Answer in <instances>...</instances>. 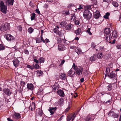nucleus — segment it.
I'll use <instances>...</instances> for the list:
<instances>
[{
    "label": "nucleus",
    "mask_w": 121,
    "mask_h": 121,
    "mask_svg": "<svg viewBox=\"0 0 121 121\" xmlns=\"http://www.w3.org/2000/svg\"><path fill=\"white\" fill-rule=\"evenodd\" d=\"M73 96L75 98L77 97L78 96V94L77 93L75 92V93H74Z\"/></svg>",
    "instance_id": "obj_62"
},
{
    "label": "nucleus",
    "mask_w": 121,
    "mask_h": 121,
    "mask_svg": "<svg viewBox=\"0 0 121 121\" xmlns=\"http://www.w3.org/2000/svg\"><path fill=\"white\" fill-rule=\"evenodd\" d=\"M110 70L109 68L108 67L107 68L106 71L105 75H108V74L110 72Z\"/></svg>",
    "instance_id": "obj_39"
},
{
    "label": "nucleus",
    "mask_w": 121,
    "mask_h": 121,
    "mask_svg": "<svg viewBox=\"0 0 121 121\" xmlns=\"http://www.w3.org/2000/svg\"><path fill=\"white\" fill-rule=\"evenodd\" d=\"M108 115L110 116H112L114 118H117L119 116L118 113L116 114L113 111H112L111 110L109 112Z\"/></svg>",
    "instance_id": "obj_8"
},
{
    "label": "nucleus",
    "mask_w": 121,
    "mask_h": 121,
    "mask_svg": "<svg viewBox=\"0 0 121 121\" xmlns=\"http://www.w3.org/2000/svg\"><path fill=\"white\" fill-rule=\"evenodd\" d=\"M68 73V75L70 77H73L75 75V72L72 70V68H71Z\"/></svg>",
    "instance_id": "obj_11"
},
{
    "label": "nucleus",
    "mask_w": 121,
    "mask_h": 121,
    "mask_svg": "<svg viewBox=\"0 0 121 121\" xmlns=\"http://www.w3.org/2000/svg\"><path fill=\"white\" fill-rule=\"evenodd\" d=\"M76 17L75 14H74L73 15L71 16L70 20L72 21H73L76 19Z\"/></svg>",
    "instance_id": "obj_37"
},
{
    "label": "nucleus",
    "mask_w": 121,
    "mask_h": 121,
    "mask_svg": "<svg viewBox=\"0 0 121 121\" xmlns=\"http://www.w3.org/2000/svg\"><path fill=\"white\" fill-rule=\"evenodd\" d=\"M110 15V13L108 12H107L106 13L105 15L104 16V17L106 19H108L109 18V17Z\"/></svg>",
    "instance_id": "obj_32"
},
{
    "label": "nucleus",
    "mask_w": 121,
    "mask_h": 121,
    "mask_svg": "<svg viewBox=\"0 0 121 121\" xmlns=\"http://www.w3.org/2000/svg\"><path fill=\"white\" fill-rule=\"evenodd\" d=\"M20 84L21 86H24L25 85V82L22 81H20Z\"/></svg>",
    "instance_id": "obj_53"
},
{
    "label": "nucleus",
    "mask_w": 121,
    "mask_h": 121,
    "mask_svg": "<svg viewBox=\"0 0 121 121\" xmlns=\"http://www.w3.org/2000/svg\"><path fill=\"white\" fill-rule=\"evenodd\" d=\"M81 31V29L79 28H78V29L75 30V33L77 35H80Z\"/></svg>",
    "instance_id": "obj_26"
},
{
    "label": "nucleus",
    "mask_w": 121,
    "mask_h": 121,
    "mask_svg": "<svg viewBox=\"0 0 121 121\" xmlns=\"http://www.w3.org/2000/svg\"><path fill=\"white\" fill-rule=\"evenodd\" d=\"M73 68L74 70L75 69L77 68L78 67H77V66L75 65V64L73 63V65L72 66V68Z\"/></svg>",
    "instance_id": "obj_54"
},
{
    "label": "nucleus",
    "mask_w": 121,
    "mask_h": 121,
    "mask_svg": "<svg viewBox=\"0 0 121 121\" xmlns=\"http://www.w3.org/2000/svg\"><path fill=\"white\" fill-rule=\"evenodd\" d=\"M3 92L6 95L9 96H10L12 93L10 89L5 88L3 89Z\"/></svg>",
    "instance_id": "obj_9"
},
{
    "label": "nucleus",
    "mask_w": 121,
    "mask_h": 121,
    "mask_svg": "<svg viewBox=\"0 0 121 121\" xmlns=\"http://www.w3.org/2000/svg\"><path fill=\"white\" fill-rule=\"evenodd\" d=\"M63 101V99L61 98H60L58 102L59 103L61 104Z\"/></svg>",
    "instance_id": "obj_52"
},
{
    "label": "nucleus",
    "mask_w": 121,
    "mask_h": 121,
    "mask_svg": "<svg viewBox=\"0 0 121 121\" xmlns=\"http://www.w3.org/2000/svg\"><path fill=\"white\" fill-rule=\"evenodd\" d=\"M72 118L70 116H68L67 117V119L68 121H70L71 120Z\"/></svg>",
    "instance_id": "obj_51"
},
{
    "label": "nucleus",
    "mask_w": 121,
    "mask_h": 121,
    "mask_svg": "<svg viewBox=\"0 0 121 121\" xmlns=\"http://www.w3.org/2000/svg\"><path fill=\"white\" fill-rule=\"evenodd\" d=\"M111 31V30L109 28H105L104 30V36H105V39L107 41H110L112 38Z\"/></svg>",
    "instance_id": "obj_1"
},
{
    "label": "nucleus",
    "mask_w": 121,
    "mask_h": 121,
    "mask_svg": "<svg viewBox=\"0 0 121 121\" xmlns=\"http://www.w3.org/2000/svg\"><path fill=\"white\" fill-rule=\"evenodd\" d=\"M14 0H6L5 3L6 5L9 6H12L13 4Z\"/></svg>",
    "instance_id": "obj_15"
},
{
    "label": "nucleus",
    "mask_w": 121,
    "mask_h": 121,
    "mask_svg": "<svg viewBox=\"0 0 121 121\" xmlns=\"http://www.w3.org/2000/svg\"><path fill=\"white\" fill-rule=\"evenodd\" d=\"M33 69H39V65L37 64H35V65L34 64L33 65Z\"/></svg>",
    "instance_id": "obj_33"
},
{
    "label": "nucleus",
    "mask_w": 121,
    "mask_h": 121,
    "mask_svg": "<svg viewBox=\"0 0 121 121\" xmlns=\"http://www.w3.org/2000/svg\"><path fill=\"white\" fill-rule=\"evenodd\" d=\"M60 24L61 26H66V24H67V23L65 21H63L61 22Z\"/></svg>",
    "instance_id": "obj_38"
},
{
    "label": "nucleus",
    "mask_w": 121,
    "mask_h": 121,
    "mask_svg": "<svg viewBox=\"0 0 121 121\" xmlns=\"http://www.w3.org/2000/svg\"><path fill=\"white\" fill-rule=\"evenodd\" d=\"M75 23L77 25H79L80 23V22L79 20H76L74 21Z\"/></svg>",
    "instance_id": "obj_49"
},
{
    "label": "nucleus",
    "mask_w": 121,
    "mask_h": 121,
    "mask_svg": "<svg viewBox=\"0 0 121 121\" xmlns=\"http://www.w3.org/2000/svg\"><path fill=\"white\" fill-rule=\"evenodd\" d=\"M24 53L25 54L27 55H28L29 54V52L27 49L25 50Z\"/></svg>",
    "instance_id": "obj_55"
},
{
    "label": "nucleus",
    "mask_w": 121,
    "mask_h": 121,
    "mask_svg": "<svg viewBox=\"0 0 121 121\" xmlns=\"http://www.w3.org/2000/svg\"><path fill=\"white\" fill-rule=\"evenodd\" d=\"M34 86L33 84L28 83L27 85V88L30 91H32L34 89Z\"/></svg>",
    "instance_id": "obj_14"
},
{
    "label": "nucleus",
    "mask_w": 121,
    "mask_h": 121,
    "mask_svg": "<svg viewBox=\"0 0 121 121\" xmlns=\"http://www.w3.org/2000/svg\"><path fill=\"white\" fill-rule=\"evenodd\" d=\"M99 49H95L96 51L99 52H104L105 50V48L104 46H99Z\"/></svg>",
    "instance_id": "obj_18"
},
{
    "label": "nucleus",
    "mask_w": 121,
    "mask_h": 121,
    "mask_svg": "<svg viewBox=\"0 0 121 121\" xmlns=\"http://www.w3.org/2000/svg\"><path fill=\"white\" fill-rule=\"evenodd\" d=\"M0 10L3 13L6 14L7 13V6L4 4L3 1H0Z\"/></svg>",
    "instance_id": "obj_2"
},
{
    "label": "nucleus",
    "mask_w": 121,
    "mask_h": 121,
    "mask_svg": "<svg viewBox=\"0 0 121 121\" xmlns=\"http://www.w3.org/2000/svg\"><path fill=\"white\" fill-rule=\"evenodd\" d=\"M9 26V24L6 22L3 23L0 26V30L4 32L8 30Z\"/></svg>",
    "instance_id": "obj_4"
},
{
    "label": "nucleus",
    "mask_w": 121,
    "mask_h": 121,
    "mask_svg": "<svg viewBox=\"0 0 121 121\" xmlns=\"http://www.w3.org/2000/svg\"><path fill=\"white\" fill-rule=\"evenodd\" d=\"M66 26V29L68 30H70L71 29L72 27V25L71 24H69L68 25L67 24Z\"/></svg>",
    "instance_id": "obj_30"
},
{
    "label": "nucleus",
    "mask_w": 121,
    "mask_h": 121,
    "mask_svg": "<svg viewBox=\"0 0 121 121\" xmlns=\"http://www.w3.org/2000/svg\"><path fill=\"white\" fill-rule=\"evenodd\" d=\"M115 72H113V71H112L108 75V76L110 78L114 80V83L117 82L116 73Z\"/></svg>",
    "instance_id": "obj_6"
},
{
    "label": "nucleus",
    "mask_w": 121,
    "mask_h": 121,
    "mask_svg": "<svg viewBox=\"0 0 121 121\" xmlns=\"http://www.w3.org/2000/svg\"><path fill=\"white\" fill-rule=\"evenodd\" d=\"M112 89V86L111 84H109V85L107 86L106 89L107 91H110Z\"/></svg>",
    "instance_id": "obj_27"
},
{
    "label": "nucleus",
    "mask_w": 121,
    "mask_h": 121,
    "mask_svg": "<svg viewBox=\"0 0 121 121\" xmlns=\"http://www.w3.org/2000/svg\"><path fill=\"white\" fill-rule=\"evenodd\" d=\"M57 109V108L56 107L55 108L50 107L49 108L48 111L50 112L51 114L52 115L54 113Z\"/></svg>",
    "instance_id": "obj_12"
},
{
    "label": "nucleus",
    "mask_w": 121,
    "mask_h": 121,
    "mask_svg": "<svg viewBox=\"0 0 121 121\" xmlns=\"http://www.w3.org/2000/svg\"><path fill=\"white\" fill-rule=\"evenodd\" d=\"M83 69V68L81 67H79L74 70L75 71V73L78 75V76L81 75V74L82 75V71Z\"/></svg>",
    "instance_id": "obj_7"
},
{
    "label": "nucleus",
    "mask_w": 121,
    "mask_h": 121,
    "mask_svg": "<svg viewBox=\"0 0 121 121\" xmlns=\"http://www.w3.org/2000/svg\"><path fill=\"white\" fill-rule=\"evenodd\" d=\"M34 61L37 64L39 63V61L36 59H34Z\"/></svg>",
    "instance_id": "obj_61"
},
{
    "label": "nucleus",
    "mask_w": 121,
    "mask_h": 121,
    "mask_svg": "<svg viewBox=\"0 0 121 121\" xmlns=\"http://www.w3.org/2000/svg\"><path fill=\"white\" fill-rule=\"evenodd\" d=\"M91 6L90 5H87L86 6L85 9L86 10H88L91 8Z\"/></svg>",
    "instance_id": "obj_58"
},
{
    "label": "nucleus",
    "mask_w": 121,
    "mask_h": 121,
    "mask_svg": "<svg viewBox=\"0 0 121 121\" xmlns=\"http://www.w3.org/2000/svg\"><path fill=\"white\" fill-rule=\"evenodd\" d=\"M112 4L115 7H117L119 5L117 2L115 1H113L112 2Z\"/></svg>",
    "instance_id": "obj_25"
},
{
    "label": "nucleus",
    "mask_w": 121,
    "mask_h": 121,
    "mask_svg": "<svg viewBox=\"0 0 121 121\" xmlns=\"http://www.w3.org/2000/svg\"><path fill=\"white\" fill-rule=\"evenodd\" d=\"M112 36L114 38H116L117 37V35L116 31H113L112 32Z\"/></svg>",
    "instance_id": "obj_29"
},
{
    "label": "nucleus",
    "mask_w": 121,
    "mask_h": 121,
    "mask_svg": "<svg viewBox=\"0 0 121 121\" xmlns=\"http://www.w3.org/2000/svg\"><path fill=\"white\" fill-rule=\"evenodd\" d=\"M35 114L36 116L41 117L43 113L42 110H41L40 108H38L36 110L35 112Z\"/></svg>",
    "instance_id": "obj_10"
},
{
    "label": "nucleus",
    "mask_w": 121,
    "mask_h": 121,
    "mask_svg": "<svg viewBox=\"0 0 121 121\" xmlns=\"http://www.w3.org/2000/svg\"><path fill=\"white\" fill-rule=\"evenodd\" d=\"M66 49L65 46L62 44H59L58 46V49L60 51H63L65 50Z\"/></svg>",
    "instance_id": "obj_16"
},
{
    "label": "nucleus",
    "mask_w": 121,
    "mask_h": 121,
    "mask_svg": "<svg viewBox=\"0 0 121 121\" xmlns=\"http://www.w3.org/2000/svg\"><path fill=\"white\" fill-rule=\"evenodd\" d=\"M101 16L98 10H97L95 12L94 15V17L96 19L98 18L99 17Z\"/></svg>",
    "instance_id": "obj_20"
},
{
    "label": "nucleus",
    "mask_w": 121,
    "mask_h": 121,
    "mask_svg": "<svg viewBox=\"0 0 121 121\" xmlns=\"http://www.w3.org/2000/svg\"><path fill=\"white\" fill-rule=\"evenodd\" d=\"M18 30L20 31H21L22 30V27L21 26H18Z\"/></svg>",
    "instance_id": "obj_56"
},
{
    "label": "nucleus",
    "mask_w": 121,
    "mask_h": 121,
    "mask_svg": "<svg viewBox=\"0 0 121 121\" xmlns=\"http://www.w3.org/2000/svg\"><path fill=\"white\" fill-rule=\"evenodd\" d=\"M31 107L30 110L31 111L34 110L35 108V103H34L32 102V104L30 106V107Z\"/></svg>",
    "instance_id": "obj_24"
},
{
    "label": "nucleus",
    "mask_w": 121,
    "mask_h": 121,
    "mask_svg": "<svg viewBox=\"0 0 121 121\" xmlns=\"http://www.w3.org/2000/svg\"><path fill=\"white\" fill-rule=\"evenodd\" d=\"M83 9V6L81 5H80L79 6V8H78V10H80Z\"/></svg>",
    "instance_id": "obj_59"
},
{
    "label": "nucleus",
    "mask_w": 121,
    "mask_h": 121,
    "mask_svg": "<svg viewBox=\"0 0 121 121\" xmlns=\"http://www.w3.org/2000/svg\"><path fill=\"white\" fill-rule=\"evenodd\" d=\"M65 62V60H63L62 61L60 65H59L60 66L61 65H62Z\"/></svg>",
    "instance_id": "obj_64"
},
{
    "label": "nucleus",
    "mask_w": 121,
    "mask_h": 121,
    "mask_svg": "<svg viewBox=\"0 0 121 121\" xmlns=\"http://www.w3.org/2000/svg\"><path fill=\"white\" fill-rule=\"evenodd\" d=\"M57 92L58 95L61 97H64L65 95L64 92L62 90H58Z\"/></svg>",
    "instance_id": "obj_13"
},
{
    "label": "nucleus",
    "mask_w": 121,
    "mask_h": 121,
    "mask_svg": "<svg viewBox=\"0 0 121 121\" xmlns=\"http://www.w3.org/2000/svg\"><path fill=\"white\" fill-rule=\"evenodd\" d=\"M34 29L31 27L29 28L28 30V31L30 34L32 33Z\"/></svg>",
    "instance_id": "obj_35"
},
{
    "label": "nucleus",
    "mask_w": 121,
    "mask_h": 121,
    "mask_svg": "<svg viewBox=\"0 0 121 121\" xmlns=\"http://www.w3.org/2000/svg\"><path fill=\"white\" fill-rule=\"evenodd\" d=\"M117 48L118 49H121V45L120 44L117 45L116 46Z\"/></svg>",
    "instance_id": "obj_57"
},
{
    "label": "nucleus",
    "mask_w": 121,
    "mask_h": 121,
    "mask_svg": "<svg viewBox=\"0 0 121 121\" xmlns=\"http://www.w3.org/2000/svg\"><path fill=\"white\" fill-rule=\"evenodd\" d=\"M61 39L60 38H57V41L58 43H61Z\"/></svg>",
    "instance_id": "obj_50"
},
{
    "label": "nucleus",
    "mask_w": 121,
    "mask_h": 121,
    "mask_svg": "<svg viewBox=\"0 0 121 121\" xmlns=\"http://www.w3.org/2000/svg\"><path fill=\"white\" fill-rule=\"evenodd\" d=\"M5 48V47L3 44H0V50H4Z\"/></svg>",
    "instance_id": "obj_36"
},
{
    "label": "nucleus",
    "mask_w": 121,
    "mask_h": 121,
    "mask_svg": "<svg viewBox=\"0 0 121 121\" xmlns=\"http://www.w3.org/2000/svg\"><path fill=\"white\" fill-rule=\"evenodd\" d=\"M86 71H87L86 70H83V71H82V73H83V74L84 75H85L86 73Z\"/></svg>",
    "instance_id": "obj_63"
},
{
    "label": "nucleus",
    "mask_w": 121,
    "mask_h": 121,
    "mask_svg": "<svg viewBox=\"0 0 121 121\" xmlns=\"http://www.w3.org/2000/svg\"><path fill=\"white\" fill-rule=\"evenodd\" d=\"M36 72L37 73L38 76L40 77V76H43V72L42 71L37 70L36 71Z\"/></svg>",
    "instance_id": "obj_23"
},
{
    "label": "nucleus",
    "mask_w": 121,
    "mask_h": 121,
    "mask_svg": "<svg viewBox=\"0 0 121 121\" xmlns=\"http://www.w3.org/2000/svg\"><path fill=\"white\" fill-rule=\"evenodd\" d=\"M36 43H39L41 42V40L39 38H36Z\"/></svg>",
    "instance_id": "obj_43"
},
{
    "label": "nucleus",
    "mask_w": 121,
    "mask_h": 121,
    "mask_svg": "<svg viewBox=\"0 0 121 121\" xmlns=\"http://www.w3.org/2000/svg\"><path fill=\"white\" fill-rule=\"evenodd\" d=\"M61 43L62 44H67L66 43V42L67 40L65 39H61Z\"/></svg>",
    "instance_id": "obj_40"
},
{
    "label": "nucleus",
    "mask_w": 121,
    "mask_h": 121,
    "mask_svg": "<svg viewBox=\"0 0 121 121\" xmlns=\"http://www.w3.org/2000/svg\"><path fill=\"white\" fill-rule=\"evenodd\" d=\"M27 67L28 68L32 70H33V65L32 66L30 65H28L27 66Z\"/></svg>",
    "instance_id": "obj_48"
},
{
    "label": "nucleus",
    "mask_w": 121,
    "mask_h": 121,
    "mask_svg": "<svg viewBox=\"0 0 121 121\" xmlns=\"http://www.w3.org/2000/svg\"><path fill=\"white\" fill-rule=\"evenodd\" d=\"M70 116L71 117V118H72L73 117H76V116L75 115V113H73V114L71 115V116Z\"/></svg>",
    "instance_id": "obj_60"
},
{
    "label": "nucleus",
    "mask_w": 121,
    "mask_h": 121,
    "mask_svg": "<svg viewBox=\"0 0 121 121\" xmlns=\"http://www.w3.org/2000/svg\"><path fill=\"white\" fill-rule=\"evenodd\" d=\"M13 62L14 65L15 67L18 66L19 65L20 60L17 58L13 60Z\"/></svg>",
    "instance_id": "obj_17"
},
{
    "label": "nucleus",
    "mask_w": 121,
    "mask_h": 121,
    "mask_svg": "<svg viewBox=\"0 0 121 121\" xmlns=\"http://www.w3.org/2000/svg\"><path fill=\"white\" fill-rule=\"evenodd\" d=\"M4 36L6 40L10 43L13 42L15 40L14 37L10 34H7Z\"/></svg>",
    "instance_id": "obj_5"
},
{
    "label": "nucleus",
    "mask_w": 121,
    "mask_h": 121,
    "mask_svg": "<svg viewBox=\"0 0 121 121\" xmlns=\"http://www.w3.org/2000/svg\"><path fill=\"white\" fill-rule=\"evenodd\" d=\"M90 28H88L87 30V32L90 35H92V33L90 31Z\"/></svg>",
    "instance_id": "obj_45"
},
{
    "label": "nucleus",
    "mask_w": 121,
    "mask_h": 121,
    "mask_svg": "<svg viewBox=\"0 0 121 121\" xmlns=\"http://www.w3.org/2000/svg\"><path fill=\"white\" fill-rule=\"evenodd\" d=\"M35 15L36 14L34 13H32L31 14V21H32L33 20L35 19Z\"/></svg>",
    "instance_id": "obj_34"
},
{
    "label": "nucleus",
    "mask_w": 121,
    "mask_h": 121,
    "mask_svg": "<svg viewBox=\"0 0 121 121\" xmlns=\"http://www.w3.org/2000/svg\"><path fill=\"white\" fill-rule=\"evenodd\" d=\"M14 118L19 119L21 118L20 114L19 113H15L13 116Z\"/></svg>",
    "instance_id": "obj_22"
},
{
    "label": "nucleus",
    "mask_w": 121,
    "mask_h": 121,
    "mask_svg": "<svg viewBox=\"0 0 121 121\" xmlns=\"http://www.w3.org/2000/svg\"><path fill=\"white\" fill-rule=\"evenodd\" d=\"M96 55L97 56V58H98L99 59H101L103 57V54L102 52H99Z\"/></svg>",
    "instance_id": "obj_28"
},
{
    "label": "nucleus",
    "mask_w": 121,
    "mask_h": 121,
    "mask_svg": "<svg viewBox=\"0 0 121 121\" xmlns=\"http://www.w3.org/2000/svg\"><path fill=\"white\" fill-rule=\"evenodd\" d=\"M96 46L95 43L93 42H92L91 44V47L93 48H95V47Z\"/></svg>",
    "instance_id": "obj_46"
},
{
    "label": "nucleus",
    "mask_w": 121,
    "mask_h": 121,
    "mask_svg": "<svg viewBox=\"0 0 121 121\" xmlns=\"http://www.w3.org/2000/svg\"><path fill=\"white\" fill-rule=\"evenodd\" d=\"M59 78L62 80H64L66 79L67 80V77L65 73H61L59 76Z\"/></svg>",
    "instance_id": "obj_19"
},
{
    "label": "nucleus",
    "mask_w": 121,
    "mask_h": 121,
    "mask_svg": "<svg viewBox=\"0 0 121 121\" xmlns=\"http://www.w3.org/2000/svg\"><path fill=\"white\" fill-rule=\"evenodd\" d=\"M39 60L40 63H43L44 62V59L43 58L40 57Z\"/></svg>",
    "instance_id": "obj_42"
},
{
    "label": "nucleus",
    "mask_w": 121,
    "mask_h": 121,
    "mask_svg": "<svg viewBox=\"0 0 121 121\" xmlns=\"http://www.w3.org/2000/svg\"><path fill=\"white\" fill-rule=\"evenodd\" d=\"M64 13L66 15H69V10H65V13Z\"/></svg>",
    "instance_id": "obj_47"
},
{
    "label": "nucleus",
    "mask_w": 121,
    "mask_h": 121,
    "mask_svg": "<svg viewBox=\"0 0 121 121\" xmlns=\"http://www.w3.org/2000/svg\"><path fill=\"white\" fill-rule=\"evenodd\" d=\"M77 50L78 51L77 52V53L78 55H79V54H81L82 53V50L80 48H78Z\"/></svg>",
    "instance_id": "obj_41"
},
{
    "label": "nucleus",
    "mask_w": 121,
    "mask_h": 121,
    "mask_svg": "<svg viewBox=\"0 0 121 121\" xmlns=\"http://www.w3.org/2000/svg\"><path fill=\"white\" fill-rule=\"evenodd\" d=\"M97 56L96 54H94L90 58V61H92L96 60L97 58Z\"/></svg>",
    "instance_id": "obj_21"
},
{
    "label": "nucleus",
    "mask_w": 121,
    "mask_h": 121,
    "mask_svg": "<svg viewBox=\"0 0 121 121\" xmlns=\"http://www.w3.org/2000/svg\"><path fill=\"white\" fill-rule=\"evenodd\" d=\"M91 117V115L89 114L88 115V116L85 118H84V120L86 121H89L90 120Z\"/></svg>",
    "instance_id": "obj_31"
},
{
    "label": "nucleus",
    "mask_w": 121,
    "mask_h": 121,
    "mask_svg": "<svg viewBox=\"0 0 121 121\" xmlns=\"http://www.w3.org/2000/svg\"><path fill=\"white\" fill-rule=\"evenodd\" d=\"M83 16L85 19L89 20L91 18L92 15L89 10H86L84 12Z\"/></svg>",
    "instance_id": "obj_3"
},
{
    "label": "nucleus",
    "mask_w": 121,
    "mask_h": 121,
    "mask_svg": "<svg viewBox=\"0 0 121 121\" xmlns=\"http://www.w3.org/2000/svg\"><path fill=\"white\" fill-rule=\"evenodd\" d=\"M58 34L60 37H61L63 35V33L62 31H59L58 32Z\"/></svg>",
    "instance_id": "obj_44"
}]
</instances>
